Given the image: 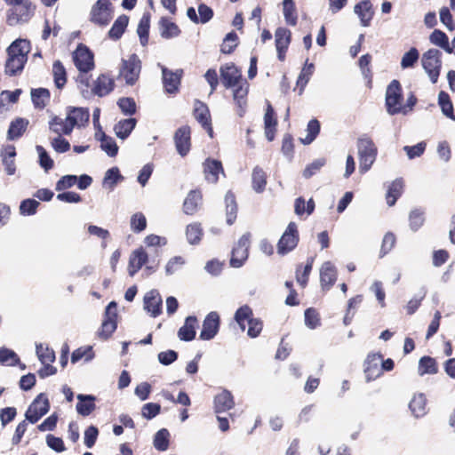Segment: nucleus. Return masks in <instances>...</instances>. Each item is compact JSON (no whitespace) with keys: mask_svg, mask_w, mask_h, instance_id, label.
I'll list each match as a JSON object with an SVG mask.
<instances>
[{"mask_svg":"<svg viewBox=\"0 0 455 455\" xmlns=\"http://www.w3.org/2000/svg\"><path fill=\"white\" fill-rule=\"evenodd\" d=\"M30 43L26 39H17L7 48L8 58L5 62L4 71L9 76L20 73L28 60L30 52Z\"/></svg>","mask_w":455,"mask_h":455,"instance_id":"nucleus-2","label":"nucleus"},{"mask_svg":"<svg viewBox=\"0 0 455 455\" xmlns=\"http://www.w3.org/2000/svg\"><path fill=\"white\" fill-rule=\"evenodd\" d=\"M50 410V403L47 396L41 393L29 405L25 413L26 419L30 423H36Z\"/></svg>","mask_w":455,"mask_h":455,"instance_id":"nucleus-9","label":"nucleus"},{"mask_svg":"<svg viewBox=\"0 0 455 455\" xmlns=\"http://www.w3.org/2000/svg\"><path fill=\"white\" fill-rule=\"evenodd\" d=\"M442 53L439 50L431 48L422 54L421 64L430 81L435 84L442 68Z\"/></svg>","mask_w":455,"mask_h":455,"instance_id":"nucleus-6","label":"nucleus"},{"mask_svg":"<svg viewBox=\"0 0 455 455\" xmlns=\"http://www.w3.org/2000/svg\"><path fill=\"white\" fill-rule=\"evenodd\" d=\"M231 88L233 89L234 100L240 108L238 114L239 116H243L244 112L243 107L246 105L249 84L245 80H243L242 83L236 84V86Z\"/></svg>","mask_w":455,"mask_h":455,"instance_id":"nucleus-28","label":"nucleus"},{"mask_svg":"<svg viewBox=\"0 0 455 455\" xmlns=\"http://www.w3.org/2000/svg\"><path fill=\"white\" fill-rule=\"evenodd\" d=\"M178 153L185 156L190 149V128L187 125L179 128L174 135Z\"/></svg>","mask_w":455,"mask_h":455,"instance_id":"nucleus-18","label":"nucleus"},{"mask_svg":"<svg viewBox=\"0 0 455 455\" xmlns=\"http://www.w3.org/2000/svg\"><path fill=\"white\" fill-rule=\"evenodd\" d=\"M403 182L401 179L394 180L388 188L386 195L387 204L393 206L403 192Z\"/></svg>","mask_w":455,"mask_h":455,"instance_id":"nucleus-38","label":"nucleus"},{"mask_svg":"<svg viewBox=\"0 0 455 455\" xmlns=\"http://www.w3.org/2000/svg\"><path fill=\"white\" fill-rule=\"evenodd\" d=\"M235 405L233 395L228 390H223L214 398V408L217 413L232 409Z\"/></svg>","mask_w":455,"mask_h":455,"instance_id":"nucleus-29","label":"nucleus"},{"mask_svg":"<svg viewBox=\"0 0 455 455\" xmlns=\"http://www.w3.org/2000/svg\"><path fill=\"white\" fill-rule=\"evenodd\" d=\"M130 224L133 232L140 233L147 227L146 217L141 212H136L131 217Z\"/></svg>","mask_w":455,"mask_h":455,"instance_id":"nucleus-56","label":"nucleus"},{"mask_svg":"<svg viewBox=\"0 0 455 455\" xmlns=\"http://www.w3.org/2000/svg\"><path fill=\"white\" fill-rule=\"evenodd\" d=\"M128 21L129 19L125 15L118 17L108 32L109 37L115 40L119 39L126 28Z\"/></svg>","mask_w":455,"mask_h":455,"instance_id":"nucleus-42","label":"nucleus"},{"mask_svg":"<svg viewBox=\"0 0 455 455\" xmlns=\"http://www.w3.org/2000/svg\"><path fill=\"white\" fill-rule=\"evenodd\" d=\"M438 103L441 107L442 112L447 117L455 120L453 114V106L451 101L450 96L445 92H441L438 95Z\"/></svg>","mask_w":455,"mask_h":455,"instance_id":"nucleus-46","label":"nucleus"},{"mask_svg":"<svg viewBox=\"0 0 455 455\" xmlns=\"http://www.w3.org/2000/svg\"><path fill=\"white\" fill-rule=\"evenodd\" d=\"M36 355L42 364H49L54 362L55 354L52 349H50L44 344L36 345Z\"/></svg>","mask_w":455,"mask_h":455,"instance_id":"nucleus-48","label":"nucleus"},{"mask_svg":"<svg viewBox=\"0 0 455 455\" xmlns=\"http://www.w3.org/2000/svg\"><path fill=\"white\" fill-rule=\"evenodd\" d=\"M39 202L35 199L23 200L20 205V212L22 215H32L36 212Z\"/></svg>","mask_w":455,"mask_h":455,"instance_id":"nucleus-64","label":"nucleus"},{"mask_svg":"<svg viewBox=\"0 0 455 455\" xmlns=\"http://www.w3.org/2000/svg\"><path fill=\"white\" fill-rule=\"evenodd\" d=\"M357 149L359 157V172L361 173H365L374 164L378 149L372 140L366 136L358 139Z\"/></svg>","mask_w":455,"mask_h":455,"instance_id":"nucleus-4","label":"nucleus"},{"mask_svg":"<svg viewBox=\"0 0 455 455\" xmlns=\"http://www.w3.org/2000/svg\"><path fill=\"white\" fill-rule=\"evenodd\" d=\"M161 406L158 403H148L141 408V415L147 419H152L159 414Z\"/></svg>","mask_w":455,"mask_h":455,"instance_id":"nucleus-63","label":"nucleus"},{"mask_svg":"<svg viewBox=\"0 0 455 455\" xmlns=\"http://www.w3.org/2000/svg\"><path fill=\"white\" fill-rule=\"evenodd\" d=\"M170 433L166 428L156 432L154 437V447L158 451H166L169 447Z\"/></svg>","mask_w":455,"mask_h":455,"instance_id":"nucleus-47","label":"nucleus"},{"mask_svg":"<svg viewBox=\"0 0 455 455\" xmlns=\"http://www.w3.org/2000/svg\"><path fill=\"white\" fill-rule=\"evenodd\" d=\"M238 36L235 32L228 33L221 45V52L223 53H230L237 45Z\"/></svg>","mask_w":455,"mask_h":455,"instance_id":"nucleus-62","label":"nucleus"},{"mask_svg":"<svg viewBox=\"0 0 455 455\" xmlns=\"http://www.w3.org/2000/svg\"><path fill=\"white\" fill-rule=\"evenodd\" d=\"M226 211H227V223L232 225L236 219L237 205L235 203V196L228 192L225 196Z\"/></svg>","mask_w":455,"mask_h":455,"instance_id":"nucleus-43","label":"nucleus"},{"mask_svg":"<svg viewBox=\"0 0 455 455\" xmlns=\"http://www.w3.org/2000/svg\"><path fill=\"white\" fill-rule=\"evenodd\" d=\"M34 12V6L28 1H20L14 4L9 11L7 20L11 26L19 22L27 21Z\"/></svg>","mask_w":455,"mask_h":455,"instance_id":"nucleus-11","label":"nucleus"},{"mask_svg":"<svg viewBox=\"0 0 455 455\" xmlns=\"http://www.w3.org/2000/svg\"><path fill=\"white\" fill-rule=\"evenodd\" d=\"M429 41L432 44L443 49L446 52L452 53L449 38L444 32L435 29L429 36Z\"/></svg>","mask_w":455,"mask_h":455,"instance_id":"nucleus-35","label":"nucleus"},{"mask_svg":"<svg viewBox=\"0 0 455 455\" xmlns=\"http://www.w3.org/2000/svg\"><path fill=\"white\" fill-rule=\"evenodd\" d=\"M252 311L248 306H243L238 308L235 314V320L240 326L242 331L245 330L246 323L252 319Z\"/></svg>","mask_w":455,"mask_h":455,"instance_id":"nucleus-50","label":"nucleus"},{"mask_svg":"<svg viewBox=\"0 0 455 455\" xmlns=\"http://www.w3.org/2000/svg\"><path fill=\"white\" fill-rule=\"evenodd\" d=\"M204 172L206 180L210 183H216L219 180V174L224 173L221 163L212 159L205 160Z\"/></svg>","mask_w":455,"mask_h":455,"instance_id":"nucleus-27","label":"nucleus"},{"mask_svg":"<svg viewBox=\"0 0 455 455\" xmlns=\"http://www.w3.org/2000/svg\"><path fill=\"white\" fill-rule=\"evenodd\" d=\"M52 76L56 87L58 89H62L67 83V73L64 66L60 60L53 62Z\"/></svg>","mask_w":455,"mask_h":455,"instance_id":"nucleus-40","label":"nucleus"},{"mask_svg":"<svg viewBox=\"0 0 455 455\" xmlns=\"http://www.w3.org/2000/svg\"><path fill=\"white\" fill-rule=\"evenodd\" d=\"M299 235L297 226L294 222H291L277 244V252L285 255L291 251L298 244Z\"/></svg>","mask_w":455,"mask_h":455,"instance_id":"nucleus-12","label":"nucleus"},{"mask_svg":"<svg viewBox=\"0 0 455 455\" xmlns=\"http://www.w3.org/2000/svg\"><path fill=\"white\" fill-rule=\"evenodd\" d=\"M20 362V359L17 354L8 348H0V363L12 366L17 364Z\"/></svg>","mask_w":455,"mask_h":455,"instance_id":"nucleus-54","label":"nucleus"},{"mask_svg":"<svg viewBox=\"0 0 455 455\" xmlns=\"http://www.w3.org/2000/svg\"><path fill=\"white\" fill-rule=\"evenodd\" d=\"M320 131V124L317 120L313 119L309 121L307 128V134L305 138H301L300 140L303 144L307 145L310 144L319 133Z\"/></svg>","mask_w":455,"mask_h":455,"instance_id":"nucleus-55","label":"nucleus"},{"mask_svg":"<svg viewBox=\"0 0 455 455\" xmlns=\"http://www.w3.org/2000/svg\"><path fill=\"white\" fill-rule=\"evenodd\" d=\"M220 316L217 312H211L205 317L203 323V328L200 332V339L203 340L212 339L219 331Z\"/></svg>","mask_w":455,"mask_h":455,"instance_id":"nucleus-15","label":"nucleus"},{"mask_svg":"<svg viewBox=\"0 0 455 455\" xmlns=\"http://www.w3.org/2000/svg\"><path fill=\"white\" fill-rule=\"evenodd\" d=\"M115 87L114 79L107 75H100L92 83V93L99 97H104L109 94Z\"/></svg>","mask_w":455,"mask_h":455,"instance_id":"nucleus-17","label":"nucleus"},{"mask_svg":"<svg viewBox=\"0 0 455 455\" xmlns=\"http://www.w3.org/2000/svg\"><path fill=\"white\" fill-rule=\"evenodd\" d=\"M314 69H315L314 64L307 63V60L304 68H302V70L299 76L298 82H297L298 84L301 85V90L308 83L311 76L314 73Z\"/></svg>","mask_w":455,"mask_h":455,"instance_id":"nucleus-60","label":"nucleus"},{"mask_svg":"<svg viewBox=\"0 0 455 455\" xmlns=\"http://www.w3.org/2000/svg\"><path fill=\"white\" fill-rule=\"evenodd\" d=\"M163 73V83L165 91L168 93H175L178 92L180 78L182 76V70L178 69L175 72L168 70L166 68H162Z\"/></svg>","mask_w":455,"mask_h":455,"instance_id":"nucleus-22","label":"nucleus"},{"mask_svg":"<svg viewBox=\"0 0 455 455\" xmlns=\"http://www.w3.org/2000/svg\"><path fill=\"white\" fill-rule=\"evenodd\" d=\"M220 71L221 82L226 88L235 87L243 81L241 71L233 63L221 66Z\"/></svg>","mask_w":455,"mask_h":455,"instance_id":"nucleus-14","label":"nucleus"},{"mask_svg":"<svg viewBox=\"0 0 455 455\" xmlns=\"http://www.w3.org/2000/svg\"><path fill=\"white\" fill-rule=\"evenodd\" d=\"M202 203V195L197 190L190 191L183 204V210L186 214H194L197 212Z\"/></svg>","mask_w":455,"mask_h":455,"instance_id":"nucleus-30","label":"nucleus"},{"mask_svg":"<svg viewBox=\"0 0 455 455\" xmlns=\"http://www.w3.org/2000/svg\"><path fill=\"white\" fill-rule=\"evenodd\" d=\"M149 19L143 16L139 23L137 33L139 35L141 44L144 46L148 41Z\"/></svg>","mask_w":455,"mask_h":455,"instance_id":"nucleus-57","label":"nucleus"},{"mask_svg":"<svg viewBox=\"0 0 455 455\" xmlns=\"http://www.w3.org/2000/svg\"><path fill=\"white\" fill-rule=\"evenodd\" d=\"M95 138L100 141V148L108 156L112 157L117 154L118 147L115 140L108 137L101 129L96 132Z\"/></svg>","mask_w":455,"mask_h":455,"instance_id":"nucleus-31","label":"nucleus"},{"mask_svg":"<svg viewBox=\"0 0 455 455\" xmlns=\"http://www.w3.org/2000/svg\"><path fill=\"white\" fill-rule=\"evenodd\" d=\"M276 49H287L291 42V32L285 28H278L275 34Z\"/></svg>","mask_w":455,"mask_h":455,"instance_id":"nucleus-49","label":"nucleus"},{"mask_svg":"<svg viewBox=\"0 0 455 455\" xmlns=\"http://www.w3.org/2000/svg\"><path fill=\"white\" fill-rule=\"evenodd\" d=\"M197 328L196 316H188L184 324L178 331V337L180 340L191 341L195 339Z\"/></svg>","mask_w":455,"mask_h":455,"instance_id":"nucleus-26","label":"nucleus"},{"mask_svg":"<svg viewBox=\"0 0 455 455\" xmlns=\"http://www.w3.org/2000/svg\"><path fill=\"white\" fill-rule=\"evenodd\" d=\"M252 188L256 193H262L267 185V174L259 167H255L251 174Z\"/></svg>","mask_w":455,"mask_h":455,"instance_id":"nucleus-37","label":"nucleus"},{"mask_svg":"<svg viewBox=\"0 0 455 455\" xmlns=\"http://www.w3.org/2000/svg\"><path fill=\"white\" fill-rule=\"evenodd\" d=\"M162 298L156 290H151L144 296V309L156 317L162 312Z\"/></svg>","mask_w":455,"mask_h":455,"instance_id":"nucleus-19","label":"nucleus"},{"mask_svg":"<svg viewBox=\"0 0 455 455\" xmlns=\"http://www.w3.org/2000/svg\"><path fill=\"white\" fill-rule=\"evenodd\" d=\"M195 118L204 127L209 135L212 136V128L211 126V116L208 107L200 100H196L194 105Z\"/></svg>","mask_w":455,"mask_h":455,"instance_id":"nucleus-23","label":"nucleus"},{"mask_svg":"<svg viewBox=\"0 0 455 455\" xmlns=\"http://www.w3.org/2000/svg\"><path fill=\"white\" fill-rule=\"evenodd\" d=\"M36 150L39 156V164L42 168H44L46 172L51 170L53 167V161L49 156L46 150L42 146H36Z\"/></svg>","mask_w":455,"mask_h":455,"instance_id":"nucleus-59","label":"nucleus"},{"mask_svg":"<svg viewBox=\"0 0 455 455\" xmlns=\"http://www.w3.org/2000/svg\"><path fill=\"white\" fill-rule=\"evenodd\" d=\"M382 355L380 354H371L367 356L364 363V373L367 381H371L382 374L380 363Z\"/></svg>","mask_w":455,"mask_h":455,"instance_id":"nucleus-16","label":"nucleus"},{"mask_svg":"<svg viewBox=\"0 0 455 455\" xmlns=\"http://www.w3.org/2000/svg\"><path fill=\"white\" fill-rule=\"evenodd\" d=\"M121 178L118 168L108 169L103 179V187L113 189Z\"/></svg>","mask_w":455,"mask_h":455,"instance_id":"nucleus-52","label":"nucleus"},{"mask_svg":"<svg viewBox=\"0 0 455 455\" xmlns=\"http://www.w3.org/2000/svg\"><path fill=\"white\" fill-rule=\"evenodd\" d=\"M185 262V259L181 256H175L172 258L165 266L166 275H171L175 274L182 267Z\"/></svg>","mask_w":455,"mask_h":455,"instance_id":"nucleus-61","label":"nucleus"},{"mask_svg":"<svg viewBox=\"0 0 455 455\" xmlns=\"http://www.w3.org/2000/svg\"><path fill=\"white\" fill-rule=\"evenodd\" d=\"M32 101L36 108H44L50 100V92L47 89L38 88L31 91Z\"/></svg>","mask_w":455,"mask_h":455,"instance_id":"nucleus-41","label":"nucleus"},{"mask_svg":"<svg viewBox=\"0 0 455 455\" xmlns=\"http://www.w3.org/2000/svg\"><path fill=\"white\" fill-rule=\"evenodd\" d=\"M424 212L419 209L411 212L409 216L410 228L413 231H417L424 223Z\"/></svg>","mask_w":455,"mask_h":455,"instance_id":"nucleus-58","label":"nucleus"},{"mask_svg":"<svg viewBox=\"0 0 455 455\" xmlns=\"http://www.w3.org/2000/svg\"><path fill=\"white\" fill-rule=\"evenodd\" d=\"M141 62L136 54H132L128 59H123L119 68V77L128 85H133L140 74Z\"/></svg>","mask_w":455,"mask_h":455,"instance_id":"nucleus-7","label":"nucleus"},{"mask_svg":"<svg viewBox=\"0 0 455 455\" xmlns=\"http://www.w3.org/2000/svg\"><path fill=\"white\" fill-rule=\"evenodd\" d=\"M354 12L360 19L361 25L368 27L373 18L374 11L371 2H359L354 6Z\"/></svg>","mask_w":455,"mask_h":455,"instance_id":"nucleus-24","label":"nucleus"},{"mask_svg":"<svg viewBox=\"0 0 455 455\" xmlns=\"http://www.w3.org/2000/svg\"><path fill=\"white\" fill-rule=\"evenodd\" d=\"M419 58V51L415 47L411 48L403 55L401 60V68L403 69L412 68L417 63Z\"/></svg>","mask_w":455,"mask_h":455,"instance_id":"nucleus-51","label":"nucleus"},{"mask_svg":"<svg viewBox=\"0 0 455 455\" xmlns=\"http://www.w3.org/2000/svg\"><path fill=\"white\" fill-rule=\"evenodd\" d=\"M337 280V268L331 261L324 262L320 268V283L323 290H330Z\"/></svg>","mask_w":455,"mask_h":455,"instance_id":"nucleus-21","label":"nucleus"},{"mask_svg":"<svg viewBox=\"0 0 455 455\" xmlns=\"http://www.w3.org/2000/svg\"><path fill=\"white\" fill-rule=\"evenodd\" d=\"M161 36L164 38L175 37L180 34L178 26L166 18H162L160 21Z\"/></svg>","mask_w":455,"mask_h":455,"instance_id":"nucleus-44","label":"nucleus"},{"mask_svg":"<svg viewBox=\"0 0 455 455\" xmlns=\"http://www.w3.org/2000/svg\"><path fill=\"white\" fill-rule=\"evenodd\" d=\"M418 372L420 376L436 373L437 366L435 359L429 356H423L419 362Z\"/></svg>","mask_w":455,"mask_h":455,"instance_id":"nucleus-45","label":"nucleus"},{"mask_svg":"<svg viewBox=\"0 0 455 455\" xmlns=\"http://www.w3.org/2000/svg\"><path fill=\"white\" fill-rule=\"evenodd\" d=\"M135 118H128L119 121L114 127L116 135L122 140L126 139L136 125Z\"/></svg>","mask_w":455,"mask_h":455,"instance_id":"nucleus-34","label":"nucleus"},{"mask_svg":"<svg viewBox=\"0 0 455 455\" xmlns=\"http://www.w3.org/2000/svg\"><path fill=\"white\" fill-rule=\"evenodd\" d=\"M116 303L114 301H111L105 311V317L102 322L101 327L98 332L99 336L101 339H107L109 338L112 333L116 329V317H117V311H116Z\"/></svg>","mask_w":455,"mask_h":455,"instance_id":"nucleus-13","label":"nucleus"},{"mask_svg":"<svg viewBox=\"0 0 455 455\" xmlns=\"http://www.w3.org/2000/svg\"><path fill=\"white\" fill-rule=\"evenodd\" d=\"M113 18L110 3L108 0H98L92 7L90 20L98 26H107Z\"/></svg>","mask_w":455,"mask_h":455,"instance_id":"nucleus-8","label":"nucleus"},{"mask_svg":"<svg viewBox=\"0 0 455 455\" xmlns=\"http://www.w3.org/2000/svg\"><path fill=\"white\" fill-rule=\"evenodd\" d=\"M277 120L275 116L274 109L269 102L267 104L264 115V129L265 135L268 141H272L275 138L276 131Z\"/></svg>","mask_w":455,"mask_h":455,"instance_id":"nucleus-25","label":"nucleus"},{"mask_svg":"<svg viewBox=\"0 0 455 455\" xmlns=\"http://www.w3.org/2000/svg\"><path fill=\"white\" fill-rule=\"evenodd\" d=\"M148 260V255L143 247L134 250L129 258L128 273L133 276Z\"/></svg>","mask_w":455,"mask_h":455,"instance_id":"nucleus-20","label":"nucleus"},{"mask_svg":"<svg viewBox=\"0 0 455 455\" xmlns=\"http://www.w3.org/2000/svg\"><path fill=\"white\" fill-rule=\"evenodd\" d=\"M187 239L189 243L196 244L198 243L201 240L203 230L199 224L194 223L190 224L187 227Z\"/></svg>","mask_w":455,"mask_h":455,"instance_id":"nucleus-53","label":"nucleus"},{"mask_svg":"<svg viewBox=\"0 0 455 455\" xmlns=\"http://www.w3.org/2000/svg\"><path fill=\"white\" fill-rule=\"evenodd\" d=\"M89 121V112L83 108H69L65 118L53 116L49 129L57 135H69L75 127H82Z\"/></svg>","mask_w":455,"mask_h":455,"instance_id":"nucleus-1","label":"nucleus"},{"mask_svg":"<svg viewBox=\"0 0 455 455\" xmlns=\"http://www.w3.org/2000/svg\"><path fill=\"white\" fill-rule=\"evenodd\" d=\"M409 407L416 418L424 416L427 413V399L425 395L422 393L414 395Z\"/></svg>","mask_w":455,"mask_h":455,"instance_id":"nucleus-32","label":"nucleus"},{"mask_svg":"<svg viewBox=\"0 0 455 455\" xmlns=\"http://www.w3.org/2000/svg\"><path fill=\"white\" fill-rule=\"evenodd\" d=\"M73 61L80 72L76 78L80 90L83 93L88 92L90 84L85 74L94 68L93 54L86 46L80 44L73 53Z\"/></svg>","mask_w":455,"mask_h":455,"instance_id":"nucleus-3","label":"nucleus"},{"mask_svg":"<svg viewBox=\"0 0 455 455\" xmlns=\"http://www.w3.org/2000/svg\"><path fill=\"white\" fill-rule=\"evenodd\" d=\"M403 95L402 87L397 80H393L386 91V108L389 115L408 114L407 107L402 104Z\"/></svg>","mask_w":455,"mask_h":455,"instance_id":"nucleus-5","label":"nucleus"},{"mask_svg":"<svg viewBox=\"0 0 455 455\" xmlns=\"http://www.w3.org/2000/svg\"><path fill=\"white\" fill-rule=\"evenodd\" d=\"M76 411L82 416L90 415L95 409V397L92 395H78Z\"/></svg>","mask_w":455,"mask_h":455,"instance_id":"nucleus-33","label":"nucleus"},{"mask_svg":"<svg viewBox=\"0 0 455 455\" xmlns=\"http://www.w3.org/2000/svg\"><path fill=\"white\" fill-rule=\"evenodd\" d=\"M28 124V121L24 118H17L12 121L10 124L7 138L10 140L20 138L26 131Z\"/></svg>","mask_w":455,"mask_h":455,"instance_id":"nucleus-36","label":"nucleus"},{"mask_svg":"<svg viewBox=\"0 0 455 455\" xmlns=\"http://www.w3.org/2000/svg\"><path fill=\"white\" fill-rule=\"evenodd\" d=\"M283 13L288 25L295 26L297 24L298 15L293 0L283 1Z\"/></svg>","mask_w":455,"mask_h":455,"instance_id":"nucleus-39","label":"nucleus"},{"mask_svg":"<svg viewBox=\"0 0 455 455\" xmlns=\"http://www.w3.org/2000/svg\"><path fill=\"white\" fill-rule=\"evenodd\" d=\"M251 243L250 233L243 234L233 248L230 265L233 267H240L248 258V249Z\"/></svg>","mask_w":455,"mask_h":455,"instance_id":"nucleus-10","label":"nucleus"}]
</instances>
